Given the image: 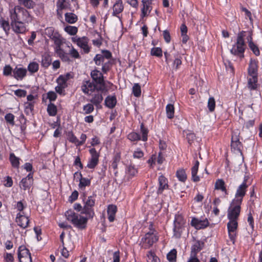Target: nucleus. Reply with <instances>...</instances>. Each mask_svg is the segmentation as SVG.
I'll list each match as a JSON object with an SVG mask.
<instances>
[{
    "label": "nucleus",
    "mask_w": 262,
    "mask_h": 262,
    "mask_svg": "<svg viewBox=\"0 0 262 262\" xmlns=\"http://www.w3.org/2000/svg\"><path fill=\"white\" fill-rule=\"evenodd\" d=\"M95 204V200L92 196H89L81 211L87 217H84L76 213L73 210L70 209L65 212V216L68 221L70 222L76 227L83 229L86 227L88 218H93L95 215L93 207Z\"/></svg>",
    "instance_id": "nucleus-1"
},
{
    "label": "nucleus",
    "mask_w": 262,
    "mask_h": 262,
    "mask_svg": "<svg viewBox=\"0 0 262 262\" xmlns=\"http://www.w3.org/2000/svg\"><path fill=\"white\" fill-rule=\"evenodd\" d=\"M11 21L27 22L32 21V17L28 10L20 6H16L9 10Z\"/></svg>",
    "instance_id": "nucleus-2"
},
{
    "label": "nucleus",
    "mask_w": 262,
    "mask_h": 262,
    "mask_svg": "<svg viewBox=\"0 0 262 262\" xmlns=\"http://www.w3.org/2000/svg\"><path fill=\"white\" fill-rule=\"evenodd\" d=\"M245 33V31H242L238 34L236 42L230 50L231 54L241 58L244 57V53L246 46L244 39L246 36Z\"/></svg>",
    "instance_id": "nucleus-3"
},
{
    "label": "nucleus",
    "mask_w": 262,
    "mask_h": 262,
    "mask_svg": "<svg viewBox=\"0 0 262 262\" xmlns=\"http://www.w3.org/2000/svg\"><path fill=\"white\" fill-rule=\"evenodd\" d=\"M158 240V237L157 235L156 231L155 229H150L146 233L145 236L142 238L140 245L143 249L150 248L152 245Z\"/></svg>",
    "instance_id": "nucleus-4"
},
{
    "label": "nucleus",
    "mask_w": 262,
    "mask_h": 262,
    "mask_svg": "<svg viewBox=\"0 0 262 262\" xmlns=\"http://www.w3.org/2000/svg\"><path fill=\"white\" fill-rule=\"evenodd\" d=\"M241 200H232L227 211V217L229 220H237L241 212Z\"/></svg>",
    "instance_id": "nucleus-5"
},
{
    "label": "nucleus",
    "mask_w": 262,
    "mask_h": 262,
    "mask_svg": "<svg viewBox=\"0 0 262 262\" xmlns=\"http://www.w3.org/2000/svg\"><path fill=\"white\" fill-rule=\"evenodd\" d=\"M91 75L93 81L98 86L97 90L101 92L105 91L106 90V86L102 74L99 71L94 70L91 72Z\"/></svg>",
    "instance_id": "nucleus-6"
},
{
    "label": "nucleus",
    "mask_w": 262,
    "mask_h": 262,
    "mask_svg": "<svg viewBox=\"0 0 262 262\" xmlns=\"http://www.w3.org/2000/svg\"><path fill=\"white\" fill-rule=\"evenodd\" d=\"M204 243L200 241H196L192 245L191 249L190 256L187 262H199L197 253L204 247Z\"/></svg>",
    "instance_id": "nucleus-7"
},
{
    "label": "nucleus",
    "mask_w": 262,
    "mask_h": 262,
    "mask_svg": "<svg viewBox=\"0 0 262 262\" xmlns=\"http://www.w3.org/2000/svg\"><path fill=\"white\" fill-rule=\"evenodd\" d=\"M238 223L236 220H229L227 223V229L229 238L234 244L236 236V230L237 228Z\"/></svg>",
    "instance_id": "nucleus-8"
},
{
    "label": "nucleus",
    "mask_w": 262,
    "mask_h": 262,
    "mask_svg": "<svg viewBox=\"0 0 262 262\" xmlns=\"http://www.w3.org/2000/svg\"><path fill=\"white\" fill-rule=\"evenodd\" d=\"M248 178V176L245 177L243 182L237 188L235 193V198L233 200H241V203H242L243 199L246 194L247 188L248 187V185L246 184Z\"/></svg>",
    "instance_id": "nucleus-9"
},
{
    "label": "nucleus",
    "mask_w": 262,
    "mask_h": 262,
    "mask_svg": "<svg viewBox=\"0 0 262 262\" xmlns=\"http://www.w3.org/2000/svg\"><path fill=\"white\" fill-rule=\"evenodd\" d=\"M72 40L73 42L76 43L77 46L83 50L85 53H88L90 49L88 46L89 39L87 37H77V36L72 37Z\"/></svg>",
    "instance_id": "nucleus-10"
},
{
    "label": "nucleus",
    "mask_w": 262,
    "mask_h": 262,
    "mask_svg": "<svg viewBox=\"0 0 262 262\" xmlns=\"http://www.w3.org/2000/svg\"><path fill=\"white\" fill-rule=\"evenodd\" d=\"M18 257L19 262H23V261H29L32 262V259L29 250L25 246H20L18 250Z\"/></svg>",
    "instance_id": "nucleus-11"
},
{
    "label": "nucleus",
    "mask_w": 262,
    "mask_h": 262,
    "mask_svg": "<svg viewBox=\"0 0 262 262\" xmlns=\"http://www.w3.org/2000/svg\"><path fill=\"white\" fill-rule=\"evenodd\" d=\"M89 151L91 157L88 162L87 167L90 169H94L98 163L99 154L94 148L90 149Z\"/></svg>",
    "instance_id": "nucleus-12"
},
{
    "label": "nucleus",
    "mask_w": 262,
    "mask_h": 262,
    "mask_svg": "<svg viewBox=\"0 0 262 262\" xmlns=\"http://www.w3.org/2000/svg\"><path fill=\"white\" fill-rule=\"evenodd\" d=\"M26 24L27 22L11 21V27L15 33L24 34L27 31Z\"/></svg>",
    "instance_id": "nucleus-13"
},
{
    "label": "nucleus",
    "mask_w": 262,
    "mask_h": 262,
    "mask_svg": "<svg viewBox=\"0 0 262 262\" xmlns=\"http://www.w3.org/2000/svg\"><path fill=\"white\" fill-rule=\"evenodd\" d=\"M124 10V5L122 0H117L113 6L112 15L118 18L121 21V17L119 14L121 13Z\"/></svg>",
    "instance_id": "nucleus-14"
},
{
    "label": "nucleus",
    "mask_w": 262,
    "mask_h": 262,
    "mask_svg": "<svg viewBox=\"0 0 262 262\" xmlns=\"http://www.w3.org/2000/svg\"><path fill=\"white\" fill-rule=\"evenodd\" d=\"M33 184V173H29L19 183L20 188L24 190L29 189Z\"/></svg>",
    "instance_id": "nucleus-15"
},
{
    "label": "nucleus",
    "mask_w": 262,
    "mask_h": 262,
    "mask_svg": "<svg viewBox=\"0 0 262 262\" xmlns=\"http://www.w3.org/2000/svg\"><path fill=\"white\" fill-rule=\"evenodd\" d=\"M191 225L196 229H201L208 226L209 222L206 218L201 220L198 218L193 217L191 221Z\"/></svg>",
    "instance_id": "nucleus-16"
},
{
    "label": "nucleus",
    "mask_w": 262,
    "mask_h": 262,
    "mask_svg": "<svg viewBox=\"0 0 262 262\" xmlns=\"http://www.w3.org/2000/svg\"><path fill=\"white\" fill-rule=\"evenodd\" d=\"M15 222L20 227L25 229L28 226L29 220L24 214V212H19L17 214Z\"/></svg>",
    "instance_id": "nucleus-17"
},
{
    "label": "nucleus",
    "mask_w": 262,
    "mask_h": 262,
    "mask_svg": "<svg viewBox=\"0 0 262 262\" xmlns=\"http://www.w3.org/2000/svg\"><path fill=\"white\" fill-rule=\"evenodd\" d=\"M27 73L26 69L16 67L13 69L12 76L17 80H21L26 76Z\"/></svg>",
    "instance_id": "nucleus-18"
},
{
    "label": "nucleus",
    "mask_w": 262,
    "mask_h": 262,
    "mask_svg": "<svg viewBox=\"0 0 262 262\" xmlns=\"http://www.w3.org/2000/svg\"><path fill=\"white\" fill-rule=\"evenodd\" d=\"M97 86L95 83L90 81H86L83 83L81 86V90L84 94H89V92H93L95 90H97Z\"/></svg>",
    "instance_id": "nucleus-19"
},
{
    "label": "nucleus",
    "mask_w": 262,
    "mask_h": 262,
    "mask_svg": "<svg viewBox=\"0 0 262 262\" xmlns=\"http://www.w3.org/2000/svg\"><path fill=\"white\" fill-rule=\"evenodd\" d=\"M142 3L143 7L141 9V16L143 18L149 14L152 10V7L151 6V1L149 0H142Z\"/></svg>",
    "instance_id": "nucleus-20"
},
{
    "label": "nucleus",
    "mask_w": 262,
    "mask_h": 262,
    "mask_svg": "<svg viewBox=\"0 0 262 262\" xmlns=\"http://www.w3.org/2000/svg\"><path fill=\"white\" fill-rule=\"evenodd\" d=\"M103 99V97L102 94L97 92L92 95V98L90 100V101L98 108H100L101 107V103L102 102Z\"/></svg>",
    "instance_id": "nucleus-21"
},
{
    "label": "nucleus",
    "mask_w": 262,
    "mask_h": 262,
    "mask_svg": "<svg viewBox=\"0 0 262 262\" xmlns=\"http://www.w3.org/2000/svg\"><path fill=\"white\" fill-rule=\"evenodd\" d=\"M257 61L255 60H251L249 68H248V74L250 76H257Z\"/></svg>",
    "instance_id": "nucleus-22"
},
{
    "label": "nucleus",
    "mask_w": 262,
    "mask_h": 262,
    "mask_svg": "<svg viewBox=\"0 0 262 262\" xmlns=\"http://www.w3.org/2000/svg\"><path fill=\"white\" fill-rule=\"evenodd\" d=\"M159 187L157 191L158 193H162L163 191L168 188L167 179L162 175L159 176L158 178Z\"/></svg>",
    "instance_id": "nucleus-23"
},
{
    "label": "nucleus",
    "mask_w": 262,
    "mask_h": 262,
    "mask_svg": "<svg viewBox=\"0 0 262 262\" xmlns=\"http://www.w3.org/2000/svg\"><path fill=\"white\" fill-rule=\"evenodd\" d=\"M117 206L114 205H109L107 207L108 219L110 222L115 220L116 213L117 212Z\"/></svg>",
    "instance_id": "nucleus-24"
},
{
    "label": "nucleus",
    "mask_w": 262,
    "mask_h": 262,
    "mask_svg": "<svg viewBox=\"0 0 262 262\" xmlns=\"http://www.w3.org/2000/svg\"><path fill=\"white\" fill-rule=\"evenodd\" d=\"M117 103V99L115 96H107L104 101L105 105L109 108H113Z\"/></svg>",
    "instance_id": "nucleus-25"
},
{
    "label": "nucleus",
    "mask_w": 262,
    "mask_h": 262,
    "mask_svg": "<svg viewBox=\"0 0 262 262\" xmlns=\"http://www.w3.org/2000/svg\"><path fill=\"white\" fill-rule=\"evenodd\" d=\"M55 52L63 61L70 62L71 61L69 58V53H66L62 49H61V47L55 48Z\"/></svg>",
    "instance_id": "nucleus-26"
},
{
    "label": "nucleus",
    "mask_w": 262,
    "mask_h": 262,
    "mask_svg": "<svg viewBox=\"0 0 262 262\" xmlns=\"http://www.w3.org/2000/svg\"><path fill=\"white\" fill-rule=\"evenodd\" d=\"M257 85V76H250L248 78L247 86L250 91L256 90Z\"/></svg>",
    "instance_id": "nucleus-27"
},
{
    "label": "nucleus",
    "mask_w": 262,
    "mask_h": 262,
    "mask_svg": "<svg viewBox=\"0 0 262 262\" xmlns=\"http://www.w3.org/2000/svg\"><path fill=\"white\" fill-rule=\"evenodd\" d=\"M79 175L80 178L78 186L79 189L83 190L85 189V187L90 186L91 180L88 178H83L81 173H79Z\"/></svg>",
    "instance_id": "nucleus-28"
},
{
    "label": "nucleus",
    "mask_w": 262,
    "mask_h": 262,
    "mask_svg": "<svg viewBox=\"0 0 262 262\" xmlns=\"http://www.w3.org/2000/svg\"><path fill=\"white\" fill-rule=\"evenodd\" d=\"M215 189L220 190L225 193V195H227L228 192L225 186V182L223 179H217L215 183Z\"/></svg>",
    "instance_id": "nucleus-29"
},
{
    "label": "nucleus",
    "mask_w": 262,
    "mask_h": 262,
    "mask_svg": "<svg viewBox=\"0 0 262 262\" xmlns=\"http://www.w3.org/2000/svg\"><path fill=\"white\" fill-rule=\"evenodd\" d=\"M50 38L54 41L56 46L55 48L61 47L63 43L62 37L58 32L55 33Z\"/></svg>",
    "instance_id": "nucleus-30"
},
{
    "label": "nucleus",
    "mask_w": 262,
    "mask_h": 262,
    "mask_svg": "<svg viewBox=\"0 0 262 262\" xmlns=\"http://www.w3.org/2000/svg\"><path fill=\"white\" fill-rule=\"evenodd\" d=\"M199 166V162L196 161L194 165L191 168L192 180L193 182H197L200 181V178L196 175Z\"/></svg>",
    "instance_id": "nucleus-31"
},
{
    "label": "nucleus",
    "mask_w": 262,
    "mask_h": 262,
    "mask_svg": "<svg viewBox=\"0 0 262 262\" xmlns=\"http://www.w3.org/2000/svg\"><path fill=\"white\" fill-rule=\"evenodd\" d=\"M0 26L7 35H8L9 33L11 26V24H10L9 21L1 17L0 18Z\"/></svg>",
    "instance_id": "nucleus-32"
},
{
    "label": "nucleus",
    "mask_w": 262,
    "mask_h": 262,
    "mask_svg": "<svg viewBox=\"0 0 262 262\" xmlns=\"http://www.w3.org/2000/svg\"><path fill=\"white\" fill-rule=\"evenodd\" d=\"M64 16L65 20L69 24H74L78 20L77 16L73 13H66L64 14Z\"/></svg>",
    "instance_id": "nucleus-33"
},
{
    "label": "nucleus",
    "mask_w": 262,
    "mask_h": 262,
    "mask_svg": "<svg viewBox=\"0 0 262 262\" xmlns=\"http://www.w3.org/2000/svg\"><path fill=\"white\" fill-rule=\"evenodd\" d=\"M52 59L50 55L48 54H44L42 56L41 66L45 68H48L51 64Z\"/></svg>",
    "instance_id": "nucleus-34"
},
{
    "label": "nucleus",
    "mask_w": 262,
    "mask_h": 262,
    "mask_svg": "<svg viewBox=\"0 0 262 262\" xmlns=\"http://www.w3.org/2000/svg\"><path fill=\"white\" fill-rule=\"evenodd\" d=\"M18 2L19 5L27 9H33L35 6V3L32 0H18Z\"/></svg>",
    "instance_id": "nucleus-35"
},
{
    "label": "nucleus",
    "mask_w": 262,
    "mask_h": 262,
    "mask_svg": "<svg viewBox=\"0 0 262 262\" xmlns=\"http://www.w3.org/2000/svg\"><path fill=\"white\" fill-rule=\"evenodd\" d=\"M9 159L12 166L14 168H18L19 166V158L16 157L14 154L11 153L10 154Z\"/></svg>",
    "instance_id": "nucleus-36"
},
{
    "label": "nucleus",
    "mask_w": 262,
    "mask_h": 262,
    "mask_svg": "<svg viewBox=\"0 0 262 262\" xmlns=\"http://www.w3.org/2000/svg\"><path fill=\"white\" fill-rule=\"evenodd\" d=\"M57 107L56 106L50 102L47 107V112L49 116H55L57 114Z\"/></svg>",
    "instance_id": "nucleus-37"
},
{
    "label": "nucleus",
    "mask_w": 262,
    "mask_h": 262,
    "mask_svg": "<svg viewBox=\"0 0 262 262\" xmlns=\"http://www.w3.org/2000/svg\"><path fill=\"white\" fill-rule=\"evenodd\" d=\"M166 111L167 117L169 119L173 118L174 113V108L173 105L168 104L166 106Z\"/></svg>",
    "instance_id": "nucleus-38"
},
{
    "label": "nucleus",
    "mask_w": 262,
    "mask_h": 262,
    "mask_svg": "<svg viewBox=\"0 0 262 262\" xmlns=\"http://www.w3.org/2000/svg\"><path fill=\"white\" fill-rule=\"evenodd\" d=\"M138 170L134 165L130 164L127 166L126 173L131 178L135 176Z\"/></svg>",
    "instance_id": "nucleus-39"
},
{
    "label": "nucleus",
    "mask_w": 262,
    "mask_h": 262,
    "mask_svg": "<svg viewBox=\"0 0 262 262\" xmlns=\"http://www.w3.org/2000/svg\"><path fill=\"white\" fill-rule=\"evenodd\" d=\"M140 133L142 135L141 140L143 141H146L147 140L148 130L144 126L143 123L140 125Z\"/></svg>",
    "instance_id": "nucleus-40"
},
{
    "label": "nucleus",
    "mask_w": 262,
    "mask_h": 262,
    "mask_svg": "<svg viewBox=\"0 0 262 262\" xmlns=\"http://www.w3.org/2000/svg\"><path fill=\"white\" fill-rule=\"evenodd\" d=\"M39 64L36 62H30L28 66V70L31 74L35 73L38 71Z\"/></svg>",
    "instance_id": "nucleus-41"
},
{
    "label": "nucleus",
    "mask_w": 262,
    "mask_h": 262,
    "mask_svg": "<svg viewBox=\"0 0 262 262\" xmlns=\"http://www.w3.org/2000/svg\"><path fill=\"white\" fill-rule=\"evenodd\" d=\"M34 109V103L31 102H27L25 103V113L30 115L32 114Z\"/></svg>",
    "instance_id": "nucleus-42"
},
{
    "label": "nucleus",
    "mask_w": 262,
    "mask_h": 262,
    "mask_svg": "<svg viewBox=\"0 0 262 262\" xmlns=\"http://www.w3.org/2000/svg\"><path fill=\"white\" fill-rule=\"evenodd\" d=\"M174 226L173 228V232H174V236L176 238L180 237L182 233V228L180 226V225L178 223V225L176 222V221H174Z\"/></svg>",
    "instance_id": "nucleus-43"
},
{
    "label": "nucleus",
    "mask_w": 262,
    "mask_h": 262,
    "mask_svg": "<svg viewBox=\"0 0 262 262\" xmlns=\"http://www.w3.org/2000/svg\"><path fill=\"white\" fill-rule=\"evenodd\" d=\"M147 262H157L159 258L156 255L155 253L151 251L147 253Z\"/></svg>",
    "instance_id": "nucleus-44"
},
{
    "label": "nucleus",
    "mask_w": 262,
    "mask_h": 262,
    "mask_svg": "<svg viewBox=\"0 0 262 262\" xmlns=\"http://www.w3.org/2000/svg\"><path fill=\"white\" fill-rule=\"evenodd\" d=\"M177 250L175 249H173L169 253H167V259L171 262L176 261L177 258Z\"/></svg>",
    "instance_id": "nucleus-45"
},
{
    "label": "nucleus",
    "mask_w": 262,
    "mask_h": 262,
    "mask_svg": "<svg viewBox=\"0 0 262 262\" xmlns=\"http://www.w3.org/2000/svg\"><path fill=\"white\" fill-rule=\"evenodd\" d=\"M67 81V78L62 75H60L57 79L58 85L64 88H67L68 86Z\"/></svg>",
    "instance_id": "nucleus-46"
},
{
    "label": "nucleus",
    "mask_w": 262,
    "mask_h": 262,
    "mask_svg": "<svg viewBox=\"0 0 262 262\" xmlns=\"http://www.w3.org/2000/svg\"><path fill=\"white\" fill-rule=\"evenodd\" d=\"M177 177L182 182H185L187 179L186 172L184 169H180L177 172Z\"/></svg>",
    "instance_id": "nucleus-47"
},
{
    "label": "nucleus",
    "mask_w": 262,
    "mask_h": 262,
    "mask_svg": "<svg viewBox=\"0 0 262 262\" xmlns=\"http://www.w3.org/2000/svg\"><path fill=\"white\" fill-rule=\"evenodd\" d=\"M105 60L101 54H97L94 58V61L97 66L102 65L105 62Z\"/></svg>",
    "instance_id": "nucleus-48"
},
{
    "label": "nucleus",
    "mask_w": 262,
    "mask_h": 262,
    "mask_svg": "<svg viewBox=\"0 0 262 262\" xmlns=\"http://www.w3.org/2000/svg\"><path fill=\"white\" fill-rule=\"evenodd\" d=\"M133 93L135 97L140 96L141 91V86L138 83H135L133 87Z\"/></svg>",
    "instance_id": "nucleus-49"
},
{
    "label": "nucleus",
    "mask_w": 262,
    "mask_h": 262,
    "mask_svg": "<svg viewBox=\"0 0 262 262\" xmlns=\"http://www.w3.org/2000/svg\"><path fill=\"white\" fill-rule=\"evenodd\" d=\"M64 30L71 35H74L77 33L78 29L75 26H68L64 28Z\"/></svg>",
    "instance_id": "nucleus-50"
},
{
    "label": "nucleus",
    "mask_w": 262,
    "mask_h": 262,
    "mask_svg": "<svg viewBox=\"0 0 262 262\" xmlns=\"http://www.w3.org/2000/svg\"><path fill=\"white\" fill-rule=\"evenodd\" d=\"M14 118V115L11 113L7 114L5 116V119L7 123L12 126H13L15 124Z\"/></svg>",
    "instance_id": "nucleus-51"
},
{
    "label": "nucleus",
    "mask_w": 262,
    "mask_h": 262,
    "mask_svg": "<svg viewBox=\"0 0 262 262\" xmlns=\"http://www.w3.org/2000/svg\"><path fill=\"white\" fill-rule=\"evenodd\" d=\"M250 50L256 56H259L260 55V51L257 46L254 43V42H251L250 45H248Z\"/></svg>",
    "instance_id": "nucleus-52"
},
{
    "label": "nucleus",
    "mask_w": 262,
    "mask_h": 262,
    "mask_svg": "<svg viewBox=\"0 0 262 262\" xmlns=\"http://www.w3.org/2000/svg\"><path fill=\"white\" fill-rule=\"evenodd\" d=\"M68 139L69 141L73 143L78 145V139L74 135L72 132H69L67 134Z\"/></svg>",
    "instance_id": "nucleus-53"
},
{
    "label": "nucleus",
    "mask_w": 262,
    "mask_h": 262,
    "mask_svg": "<svg viewBox=\"0 0 262 262\" xmlns=\"http://www.w3.org/2000/svg\"><path fill=\"white\" fill-rule=\"evenodd\" d=\"M94 105L92 103L86 104L83 107V110L85 114H89L92 113L94 111Z\"/></svg>",
    "instance_id": "nucleus-54"
},
{
    "label": "nucleus",
    "mask_w": 262,
    "mask_h": 262,
    "mask_svg": "<svg viewBox=\"0 0 262 262\" xmlns=\"http://www.w3.org/2000/svg\"><path fill=\"white\" fill-rule=\"evenodd\" d=\"M208 108L210 112H213L215 106V101L213 97H210L208 101Z\"/></svg>",
    "instance_id": "nucleus-55"
},
{
    "label": "nucleus",
    "mask_w": 262,
    "mask_h": 262,
    "mask_svg": "<svg viewBox=\"0 0 262 262\" xmlns=\"http://www.w3.org/2000/svg\"><path fill=\"white\" fill-rule=\"evenodd\" d=\"M151 54L152 56L157 57H161L162 56V51L160 48H153L151 50Z\"/></svg>",
    "instance_id": "nucleus-56"
},
{
    "label": "nucleus",
    "mask_w": 262,
    "mask_h": 262,
    "mask_svg": "<svg viewBox=\"0 0 262 262\" xmlns=\"http://www.w3.org/2000/svg\"><path fill=\"white\" fill-rule=\"evenodd\" d=\"M68 0H59L57 3V8L62 10L68 8V3H67Z\"/></svg>",
    "instance_id": "nucleus-57"
},
{
    "label": "nucleus",
    "mask_w": 262,
    "mask_h": 262,
    "mask_svg": "<svg viewBox=\"0 0 262 262\" xmlns=\"http://www.w3.org/2000/svg\"><path fill=\"white\" fill-rule=\"evenodd\" d=\"M102 66V72L104 73H106L110 70L112 67V62L110 60H107V61H105Z\"/></svg>",
    "instance_id": "nucleus-58"
},
{
    "label": "nucleus",
    "mask_w": 262,
    "mask_h": 262,
    "mask_svg": "<svg viewBox=\"0 0 262 262\" xmlns=\"http://www.w3.org/2000/svg\"><path fill=\"white\" fill-rule=\"evenodd\" d=\"M128 139L132 141L141 140L140 136L137 133L132 132L128 134Z\"/></svg>",
    "instance_id": "nucleus-59"
},
{
    "label": "nucleus",
    "mask_w": 262,
    "mask_h": 262,
    "mask_svg": "<svg viewBox=\"0 0 262 262\" xmlns=\"http://www.w3.org/2000/svg\"><path fill=\"white\" fill-rule=\"evenodd\" d=\"M242 144L240 141L233 142L231 143V147L232 149H234V150L241 152V147Z\"/></svg>",
    "instance_id": "nucleus-60"
},
{
    "label": "nucleus",
    "mask_w": 262,
    "mask_h": 262,
    "mask_svg": "<svg viewBox=\"0 0 262 262\" xmlns=\"http://www.w3.org/2000/svg\"><path fill=\"white\" fill-rule=\"evenodd\" d=\"M13 70L10 65H6L3 69V75L4 76H10L13 72Z\"/></svg>",
    "instance_id": "nucleus-61"
},
{
    "label": "nucleus",
    "mask_w": 262,
    "mask_h": 262,
    "mask_svg": "<svg viewBox=\"0 0 262 262\" xmlns=\"http://www.w3.org/2000/svg\"><path fill=\"white\" fill-rule=\"evenodd\" d=\"M57 97L56 93L54 91H49L47 94V98L48 99L50 102L55 101Z\"/></svg>",
    "instance_id": "nucleus-62"
},
{
    "label": "nucleus",
    "mask_w": 262,
    "mask_h": 262,
    "mask_svg": "<svg viewBox=\"0 0 262 262\" xmlns=\"http://www.w3.org/2000/svg\"><path fill=\"white\" fill-rule=\"evenodd\" d=\"M14 94L19 97H24L27 95V91L24 90L18 89L14 91Z\"/></svg>",
    "instance_id": "nucleus-63"
},
{
    "label": "nucleus",
    "mask_w": 262,
    "mask_h": 262,
    "mask_svg": "<svg viewBox=\"0 0 262 262\" xmlns=\"http://www.w3.org/2000/svg\"><path fill=\"white\" fill-rule=\"evenodd\" d=\"M69 54L74 58H79L80 57L78 51L73 47H72L71 50L70 51Z\"/></svg>",
    "instance_id": "nucleus-64"
}]
</instances>
